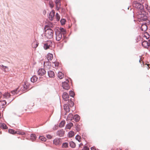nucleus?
<instances>
[{
  "mask_svg": "<svg viewBox=\"0 0 150 150\" xmlns=\"http://www.w3.org/2000/svg\"><path fill=\"white\" fill-rule=\"evenodd\" d=\"M62 98L65 101H67L68 100L69 96L68 93L66 92H64L63 94Z\"/></svg>",
  "mask_w": 150,
  "mask_h": 150,
  "instance_id": "nucleus-9",
  "label": "nucleus"
},
{
  "mask_svg": "<svg viewBox=\"0 0 150 150\" xmlns=\"http://www.w3.org/2000/svg\"><path fill=\"white\" fill-rule=\"evenodd\" d=\"M70 145L71 147L74 148L76 146V144L74 143L72 141H71L69 142Z\"/></svg>",
  "mask_w": 150,
  "mask_h": 150,
  "instance_id": "nucleus-31",
  "label": "nucleus"
},
{
  "mask_svg": "<svg viewBox=\"0 0 150 150\" xmlns=\"http://www.w3.org/2000/svg\"><path fill=\"white\" fill-rule=\"evenodd\" d=\"M10 94L8 92L5 93L4 94H3L1 96L3 98H8L10 96Z\"/></svg>",
  "mask_w": 150,
  "mask_h": 150,
  "instance_id": "nucleus-11",
  "label": "nucleus"
},
{
  "mask_svg": "<svg viewBox=\"0 0 150 150\" xmlns=\"http://www.w3.org/2000/svg\"><path fill=\"white\" fill-rule=\"evenodd\" d=\"M49 4L50 7L51 8H52L54 7V4L52 2H50L49 3Z\"/></svg>",
  "mask_w": 150,
  "mask_h": 150,
  "instance_id": "nucleus-45",
  "label": "nucleus"
},
{
  "mask_svg": "<svg viewBox=\"0 0 150 150\" xmlns=\"http://www.w3.org/2000/svg\"><path fill=\"white\" fill-rule=\"evenodd\" d=\"M52 42L50 41H48L44 45V48L45 50H47L49 49L50 47L51 46Z\"/></svg>",
  "mask_w": 150,
  "mask_h": 150,
  "instance_id": "nucleus-6",
  "label": "nucleus"
},
{
  "mask_svg": "<svg viewBox=\"0 0 150 150\" xmlns=\"http://www.w3.org/2000/svg\"><path fill=\"white\" fill-rule=\"evenodd\" d=\"M65 131L63 130L58 131L57 132V134L59 137H62L64 136Z\"/></svg>",
  "mask_w": 150,
  "mask_h": 150,
  "instance_id": "nucleus-12",
  "label": "nucleus"
},
{
  "mask_svg": "<svg viewBox=\"0 0 150 150\" xmlns=\"http://www.w3.org/2000/svg\"><path fill=\"white\" fill-rule=\"evenodd\" d=\"M69 102V105H70L71 106H73L74 105V103L73 102L71 101V100H69L68 101Z\"/></svg>",
  "mask_w": 150,
  "mask_h": 150,
  "instance_id": "nucleus-44",
  "label": "nucleus"
},
{
  "mask_svg": "<svg viewBox=\"0 0 150 150\" xmlns=\"http://www.w3.org/2000/svg\"><path fill=\"white\" fill-rule=\"evenodd\" d=\"M47 59L48 60V62L50 60H51L53 58V56L52 54L50 53H48L47 55Z\"/></svg>",
  "mask_w": 150,
  "mask_h": 150,
  "instance_id": "nucleus-18",
  "label": "nucleus"
},
{
  "mask_svg": "<svg viewBox=\"0 0 150 150\" xmlns=\"http://www.w3.org/2000/svg\"><path fill=\"white\" fill-rule=\"evenodd\" d=\"M61 32L62 33V34L63 35H64L66 34V32L65 30L62 28H60L59 29Z\"/></svg>",
  "mask_w": 150,
  "mask_h": 150,
  "instance_id": "nucleus-36",
  "label": "nucleus"
},
{
  "mask_svg": "<svg viewBox=\"0 0 150 150\" xmlns=\"http://www.w3.org/2000/svg\"><path fill=\"white\" fill-rule=\"evenodd\" d=\"M29 84L27 82H25V84L23 86L24 88L26 89H28L29 87Z\"/></svg>",
  "mask_w": 150,
  "mask_h": 150,
  "instance_id": "nucleus-26",
  "label": "nucleus"
},
{
  "mask_svg": "<svg viewBox=\"0 0 150 150\" xmlns=\"http://www.w3.org/2000/svg\"><path fill=\"white\" fill-rule=\"evenodd\" d=\"M69 95L71 96L74 97V96L75 94L74 92L73 91H71L69 92Z\"/></svg>",
  "mask_w": 150,
  "mask_h": 150,
  "instance_id": "nucleus-39",
  "label": "nucleus"
},
{
  "mask_svg": "<svg viewBox=\"0 0 150 150\" xmlns=\"http://www.w3.org/2000/svg\"><path fill=\"white\" fill-rule=\"evenodd\" d=\"M55 13V12L53 11L50 12L49 16V18L50 20L52 21L53 19Z\"/></svg>",
  "mask_w": 150,
  "mask_h": 150,
  "instance_id": "nucleus-13",
  "label": "nucleus"
},
{
  "mask_svg": "<svg viewBox=\"0 0 150 150\" xmlns=\"http://www.w3.org/2000/svg\"><path fill=\"white\" fill-rule=\"evenodd\" d=\"M48 75L50 77L53 78L54 76V72L51 70H50L48 72Z\"/></svg>",
  "mask_w": 150,
  "mask_h": 150,
  "instance_id": "nucleus-17",
  "label": "nucleus"
},
{
  "mask_svg": "<svg viewBox=\"0 0 150 150\" xmlns=\"http://www.w3.org/2000/svg\"><path fill=\"white\" fill-rule=\"evenodd\" d=\"M56 40L57 41H60L62 37V33L60 32H58L56 33Z\"/></svg>",
  "mask_w": 150,
  "mask_h": 150,
  "instance_id": "nucleus-8",
  "label": "nucleus"
},
{
  "mask_svg": "<svg viewBox=\"0 0 150 150\" xmlns=\"http://www.w3.org/2000/svg\"><path fill=\"white\" fill-rule=\"evenodd\" d=\"M133 6L134 7L139 10H141L143 8V6L137 1H134L133 2Z\"/></svg>",
  "mask_w": 150,
  "mask_h": 150,
  "instance_id": "nucleus-3",
  "label": "nucleus"
},
{
  "mask_svg": "<svg viewBox=\"0 0 150 150\" xmlns=\"http://www.w3.org/2000/svg\"><path fill=\"white\" fill-rule=\"evenodd\" d=\"M30 139L32 141H33L35 140L36 138V135L35 134H31L30 136Z\"/></svg>",
  "mask_w": 150,
  "mask_h": 150,
  "instance_id": "nucleus-24",
  "label": "nucleus"
},
{
  "mask_svg": "<svg viewBox=\"0 0 150 150\" xmlns=\"http://www.w3.org/2000/svg\"><path fill=\"white\" fill-rule=\"evenodd\" d=\"M56 17L57 21H59V20L60 16L57 13L56 14Z\"/></svg>",
  "mask_w": 150,
  "mask_h": 150,
  "instance_id": "nucleus-41",
  "label": "nucleus"
},
{
  "mask_svg": "<svg viewBox=\"0 0 150 150\" xmlns=\"http://www.w3.org/2000/svg\"><path fill=\"white\" fill-rule=\"evenodd\" d=\"M44 66L47 69H50L51 67V65L49 62H44Z\"/></svg>",
  "mask_w": 150,
  "mask_h": 150,
  "instance_id": "nucleus-14",
  "label": "nucleus"
},
{
  "mask_svg": "<svg viewBox=\"0 0 150 150\" xmlns=\"http://www.w3.org/2000/svg\"><path fill=\"white\" fill-rule=\"evenodd\" d=\"M142 46L144 48H147L149 47L148 41H144L142 43Z\"/></svg>",
  "mask_w": 150,
  "mask_h": 150,
  "instance_id": "nucleus-16",
  "label": "nucleus"
},
{
  "mask_svg": "<svg viewBox=\"0 0 150 150\" xmlns=\"http://www.w3.org/2000/svg\"><path fill=\"white\" fill-rule=\"evenodd\" d=\"M64 109L67 112H69L70 110V108L69 106L67 104H65L64 106Z\"/></svg>",
  "mask_w": 150,
  "mask_h": 150,
  "instance_id": "nucleus-15",
  "label": "nucleus"
},
{
  "mask_svg": "<svg viewBox=\"0 0 150 150\" xmlns=\"http://www.w3.org/2000/svg\"><path fill=\"white\" fill-rule=\"evenodd\" d=\"M74 116L72 114H69L67 118V120H68L71 121L73 119Z\"/></svg>",
  "mask_w": 150,
  "mask_h": 150,
  "instance_id": "nucleus-23",
  "label": "nucleus"
},
{
  "mask_svg": "<svg viewBox=\"0 0 150 150\" xmlns=\"http://www.w3.org/2000/svg\"><path fill=\"white\" fill-rule=\"evenodd\" d=\"M32 46L34 48H36L38 46V44L35 42H33L32 44Z\"/></svg>",
  "mask_w": 150,
  "mask_h": 150,
  "instance_id": "nucleus-38",
  "label": "nucleus"
},
{
  "mask_svg": "<svg viewBox=\"0 0 150 150\" xmlns=\"http://www.w3.org/2000/svg\"><path fill=\"white\" fill-rule=\"evenodd\" d=\"M73 126V124L72 123H69L66 125V128L67 129H70Z\"/></svg>",
  "mask_w": 150,
  "mask_h": 150,
  "instance_id": "nucleus-25",
  "label": "nucleus"
},
{
  "mask_svg": "<svg viewBox=\"0 0 150 150\" xmlns=\"http://www.w3.org/2000/svg\"><path fill=\"white\" fill-rule=\"evenodd\" d=\"M54 64V66L55 67H57L59 65V63L58 62H55L53 63Z\"/></svg>",
  "mask_w": 150,
  "mask_h": 150,
  "instance_id": "nucleus-43",
  "label": "nucleus"
},
{
  "mask_svg": "<svg viewBox=\"0 0 150 150\" xmlns=\"http://www.w3.org/2000/svg\"><path fill=\"white\" fill-rule=\"evenodd\" d=\"M16 131L13 129H9L8 130V132L12 134H16Z\"/></svg>",
  "mask_w": 150,
  "mask_h": 150,
  "instance_id": "nucleus-35",
  "label": "nucleus"
},
{
  "mask_svg": "<svg viewBox=\"0 0 150 150\" xmlns=\"http://www.w3.org/2000/svg\"><path fill=\"white\" fill-rule=\"evenodd\" d=\"M1 67H4L5 68H7V67L6 66H4L3 65H2V66H1Z\"/></svg>",
  "mask_w": 150,
  "mask_h": 150,
  "instance_id": "nucleus-52",
  "label": "nucleus"
},
{
  "mask_svg": "<svg viewBox=\"0 0 150 150\" xmlns=\"http://www.w3.org/2000/svg\"><path fill=\"white\" fill-rule=\"evenodd\" d=\"M47 28H48V27L46 26L44 28L45 29V35L47 38L50 39L53 37V31L50 28H47Z\"/></svg>",
  "mask_w": 150,
  "mask_h": 150,
  "instance_id": "nucleus-1",
  "label": "nucleus"
},
{
  "mask_svg": "<svg viewBox=\"0 0 150 150\" xmlns=\"http://www.w3.org/2000/svg\"><path fill=\"white\" fill-rule=\"evenodd\" d=\"M46 137L49 139H51L52 138V136L50 134L47 135Z\"/></svg>",
  "mask_w": 150,
  "mask_h": 150,
  "instance_id": "nucleus-46",
  "label": "nucleus"
},
{
  "mask_svg": "<svg viewBox=\"0 0 150 150\" xmlns=\"http://www.w3.org/2000/svg\"><path fill=\"white\" fill-rule=\"evenodd\" d=\"M83 150H89V148L86 146L84 147L83 149Z\"/></svg>",
  "mask_w": 150,
  "mask_h": 150,
  "instance_id": "nucleus-47",
  "label": "nucleus"
},
{
  "mask_svg": "<svg viewBox=\"0 0 150 150\" xmlns=\"http://www.w3.org/2000/svg\"><path fill=\"white\" fill-rule=\"evenodd\" d=\"M143 16V15H142V14H139V17H140L141 18H142Z\"/></svg>",
  "mask_w": 150,
  "mask_h": 150,
  "instance_id": "nucleus-50",
  "label": "nucleus"
},
{
  "mask_svg": "<svg viewBox=\"0 0 150 150\" xmlns=\"http://www.w3.org/2000/svg\"><path fill=\"white\" fill-rule=\"evenodd\" d=\"M76 139L79 142L81 141V137L80 136L78 135H77L76 137Z\"/></svg>",
  "mask_w": 150,
  "mask_h": 150,
  "instance_id": "nucleus-37",
  "label": "nucleus"
},
{
  "mask_svg": "<svg viewBox=\"0 0 150 150\" xmlns=\"http://www.w3.org/2000/svg\"><path fill=\"white\" fill-rule=\"evenodd\" d=\"M39 139L41 141L45 142L46 141V138L43 136H40L39 137Z\"/></svg>",
  "mask_w": 150,
  "mask_h": 150,
  "instance_id": "nucleus-33",
  "label": "nucleus"
},
{
  "mask_svg": "<svg viewBox=\"0 0 150 150\" xmlns=\"http://www.w3.org/2000/svg\"><path fill=\"white\" fill-rule=\"evenodd\" d=\"M65 22H66V20L64 19H62L60 21V22L62 25L64 24L65 23Z\"/></svg>",
  "mask_w": 150,
  "mask_h": 150,
  "instance_id": "nucleus-42",
  "label": "nucleus"
},
{
  "mask_svg": "<svg viewBox=\"0 0 150 150\" xmlns=\"http://www.w3.org/2000/svg\"><path fill=\"white\" fill-rule=\"evenodd\" d=\"M6 102L5 100L0 101V109L4 110L6 106Z\"/></svg>",
  "mask_w": 150,
  "mask_h": 150,
  "instance_id": "nucleus-5",
  "label": "nucleus"
},
{
  "mask_svg": "<svg viewBox=\"0 0 150 150\" xmlns=\"http://www.w3.org/2000/svg\"><path fill=\"white\" fill-rule=\"evenodd\" d=\"M38 79V78L35 76H33L31 78V81L33 83H34Z\"/></svg>",
  "mask_w": 150,
  "mask_h": 150,
  "instance_id": "nucleus-21",
  "label": "nucleus"
},
{
  "mask_svg": "<svg viewBox=\"0 0 150 150\" xmlns=\"http://www.w3.org/2000/svg\"><path fill=\"white\" fill-rule=\"evenodd\" d=\"M68 135L69 137H72L74 136V133L73 131H71L69 132Z\"/></svg>",
  "mask_w": 150,
  "mask_h": 150,
  "instance_id": "nucleus-27",
  "label": "nucleus"
},
{
  "mask_svg": "<svg viewBox=\"0 0 150 150\" xmlns=\"http://www.w3.org/2000/svg\"><path fill=\"white\" fill-rule=\"evenodd\" d=\"M16 134L21 135H24L25 134V133L24 132L19 131H16Z\"/></svg>",
  "mask_w": 150,
  "mask_h": 150,
  "instance_id": "nucleus-32",
  "label": "nucleus"
},
{
  "mask_svg": "<svg viewBox=\"0 0 150 150\" xmlns=\"http://www.w3.org/2000/svg\"><path fill=\"white\" fill-rule=\"evenodd\" d=\"M46 73V71L43 69H39L38 71V74L40 76H43Z\"/></svg>",
  "mask_w": 150,
  "mask_h": 150,
  "instance_id": "nucleus-10",
  "label": "nucleus"
},
{
  "mask_svg": "<svg viewBox=\"0 0 150 150\" xmlns=\"http://www.w3.org/2000/svg\"><path fill=\"white\" fill-rule=\"evenodd\" d=\"M68 144L67 143H64L62 144V147L63 148H66L68 147Z\"/></svg>",
  "mask_w": 150,
  "mask_h": 150,
  "instance_id": "nucleus-30",
  "label": "nucleus"
},
{
  "mask_svg": "<svg viewBox=\"0 0 150 150\" xmlns=\"http://www.w3.org/2000/svg\"><path fill=\"white\" fill-rule=\"evenodd\" d=\"M62 143V140L60 138H56L53 140V144L55 146H59Z\"/></svg>",
  "mask_w": 150,
  "mask_h": 150,
  "instance_id": "nucleus-2",
  "label": "nucleus"
},
{
  "mask_svg": "<svg viewBox=\"0 0 150 150\" xmlns=\"http://www.w3.org/2000/svg\"><path fill=\"white\" fill-rule=\"evenodd\" d=\"M69 82V81L67 80L66 81L62 83V86L63 88L67 90L69 89L70 87L68 84Z\"/></svg>",
  "mask_w": 150,
  "mask_h": 150,
  "instance_id": "nucleus-4",
  "label": "nucleus"
},
{
  "mask_svg": "<svg viewBox=\"0 0 150 150\" xmlns=\"http://www.w3.org/2000/svg\"><path fill=\"white\" fill-rule=\"evenodd\" d=\"M61 0H55V3L56 4V9L59 10L61 8Z\"/></svg>",
  "mask_w": 150,
  "mask_h": 150,
  "instance_id": "nucleus-7",
  "label": "nucleus"
},
{
  "mask_svg": "<svg viewBox=\"0 0 150 150\" xmlns=\"http://www.w3.org/2000/svg\"><path fill=\"white\" fill-rule=\"evenodd\" d=\"M147 17L145 16H144V18H142V19H143L144 20H146L147 19Z\"/></svg>",
  "mask_w": 150,
  "mask_h": 150,
  "instance_id": "nucleus-48",
  "label": "nucleus"
},
{
  "mask_svg": "<svg viewBox=\"0 0 150 150\" xmlns=\"http://www.w3.org/2000/svg\"><path fill=\"white\" fill-rule=\"evenodd\" d=\"M73 119L76 122L79 121L80 120V116L78 115H75L73 117Z\"/></svg>",
  "mask_w": 150,
  "mask_h": 150,
  "instance_id": "nucleus-20",
  "label": "nucleus"
},
{
  "mask_svg": "<svg viewBox=\"0 0 150 150\" xmlns=\"http://www.w3.org/2000/svg\"><path fill=\"white\" fill-rule=\"evenodd\" d=\"M64 74L61 72H59L58 74V77L60 79H62L64 77Z\"/></svg>",
  "mask_w": 150,
  "mask_h": 150,
  "instance_id": "nucleus-22",
  "label": "nucleus"
},
{
  "mask_svg": "<svg viewBox=\"0 0 150 150\" xmlns=\"http://www.w3.org/2000/svg\"><path fill=\"white\" fill-rule=\"evenodd\" d=\"M17 90H14L13 91H12L11 92V93L13 95H15V94L17 93Z\"/></svg>",
  "mask_w": 150,
  "mask_h": 150,
  "instance_id": "nucleus-40",
  "label": "nucleus"
},
{
  "mask_svg": "<svg viewBox=\"0 0 150 150\" xmlns=\"http://www.w3.org/2000/svg\"><path fill=\"white\" fill-rule=\"evenodd\" d=\"M147 27L145 24H143L142 25L141 27V30L143 31H145L147 30Z\"/></svg>",
  "mask_w": 150,
  "mask_h": 150,
  "instance_id": "nucleus-19",
  "label": "nucleus"
},
{
  "mask_svg": "<svg viewBox=\"0 0 150 150\" xmlns=\"http://www.w3.org/2000/svg\"><path fill=\"white\" fill-rule=\"evenodd\" d=\"M149 47L150 46V40L148 41Z\"/></svg>",
  "mask_w": 150,
  "mask_h": 150,
  "instance_id": "nucleus-51",
  "label": "nucleus"
},
{
  "mask_svg": "<svg viewBox=\"0 0 150 150\" xmlns=\"http://www.w3.org/2000/svg\"><path fill=\"white\" fill-rule=\"evenodd\" d=\"M150 36L147 33H145L143 37L147 39H148L149 38Z\"/></svg>",
  "mask_w": 150,
  "mask_h": 150,
  "instance_id": "nucleus-34",
  "label": "nucleus"
},
{
  "mask_svg": "<svg viewBox=\"0 0 150 150\" xmlns=\"http://www.w3.org/2000/svg\"><path fill=\"white\" fill-rule=\"evenodd\" d=\"M91 150H97L96 148L95 147H92L91 148Z\"/></svg>",
  "mask_w": 150,
  "mask_h": 150,
  "instance_id": "nucleus-49",
  "label": "nucleus"
},
{
  "mask_svg": "<svg viewBox=\"0 0 150 150\" xmlns=\"http://www.w3.org/2000/svg\"><path fill=\"white\" fill-rule=\"evenodd\" d=\"M0 127L4 129H6L7 128L6 125L4 123L0 124Z\"/></svg>",
  "mask_w": 150,
  "mask_h": 150,
  "instance_id": "nucleus-28",
  "label": "nucleus"
},
{
  "mask_svg": "<svg viewBox=\"0 0 150 150\" xmlns=\"http://www.w3.org/2000/svg\"><path fill=\"white\" fill-rule=\"evenodd\" d=\"M65 123V122L64 121H61L59 124V127H63Z\"/></svg>",
  "mask_w": 150,
  "mask_h": 150,
  "instance_id": "nucleus-29",
  "label": "nucleus"
}]
</instances>
